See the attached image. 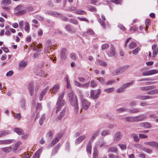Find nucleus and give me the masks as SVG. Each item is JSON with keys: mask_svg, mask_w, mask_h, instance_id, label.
<instances>
[{"mask_svg": "<svg viewBox=\"0 0 158 158\" xmlns=\"http://www.w3.org/2000/svg\"><path fill=\"white\" fill-rule=\"evenodd\" d=\"M69 101L72 106L73 107L75 113L78 114L79 112V107L78 106L76 97L73 95V92L70 91L69 92Z\"/></svg>", "mask_w": 158, "mask_h": 158, "instance_id": "1", "label": "nucleus"}, {"mask_svg": "<svg viewBox=\"0 0 158 158\" xmlns=\"http://www.w3.org/2000/svg\"><path fill=\"white\" fill-rule=\"evenodd\" d=\"M64 95V92H62L59 94L57 102L56 103L57 107L56 110V113L58 112L60 110L61 106H64L65 103L64 100H63Z\"/></svg>", "mask_w": 158, "mask_h": 158, "instance_id": "2", "label": "nucleus"}, {"mask_svg": "<svg viewBox=\"0 0 158 158\" xmlns=\"http://www.w3.org/2000/svg\"><path fill=\"white\" fill-rule=\"evenodd\" d=\"M101 93V90L100 89H98L97 90H92L91 91L90 96L91 98L94 99H97L99 95Z\"/></svg>", "mask_w": 158, "mask_h": 158, "instance_id": "3", "label": "nucleus"}, {"mask_svg": "<svg viewBox=\"0 0 158 158\" xmlns=\"http://www.w3.org/2000/svg\"><path fill=\"white\" fill-rule=\"evenodd\" d=\"M81 102L82 108L85 110L88 109L91 103L85 99H82Z\"/></svg>", "mask_w": 158, "mask_h": 158, "instance_id": "4", "label": "nucleus"}, {"mask_svg": "<svg viewBox=\"0 0 158 158\" xmlns=\"http://www.w3.org/2000/svg\"><path fill=\"white\" fill-rule=\"evenodd\" d=\"M158 73V69H152L148 71H146L143 73L142 74L143 76H149Z\"/></svg>", "mask_w": 158, "mask_h": 158, "instance_id": "5", "label": "nucleus"}, {"mask_svg": "<svg viewBox=\"0 0 158 158\" xmlns=\"http://www.w3.org/2000/svg\"><path fill=\"white\" fill-rule=\"evenodd\" d=\"M144 144L158 149V143L154 141L146 142H144Z\"/></svg>", "mask_w": 158, "mask_h": 158, "instance_id": "6", "label": "nucleus"}, {"mask_svg": "<svg viewBox=\"0 0 158 158\" xmlns=\"http://www.w3.org/2000/svg\"><path fill=\"white\" fill-rule=\"evenodd\" d=\"M146 118L143 114H141L134 117V122H138L143 121Z\"/></svg>", "mask_w": 158, "mask_h": 158, "instance_id": "7", "label": "nucleus"}, {"mask_svg": "<svg viewBox=\"0 0 158 158\" xmlns=\"http://www.w3.org/2000/svg\"><path fill=\"white\" fill-rule=\"evenodd\" d=\"M86 137V135H82L78 137L75 140V145H77L80 143L85 139Z\"/></svg>", "mask_w": 158, "mask_h": 158, "instance_id": "8", "label": "nucleus"}, {"mask_svg": "<svg viewBox=\"0 0 158 158\" xmlns=\"http://www.w3.org/2000/svg\"><path fill=\"white\" fill-rule=\"evenodd\" d=\"M122 135L120 132H118L114 135V142L117 143L121 138Z\"/></svg>", "mask_w": 158, "mask_h": 158, "instance_id": "9", "label": "nucleus"}, {"mask_svg": "<svg viewBox=\"0 0 158 158\" xmlns=\"http://www.w3.org/2000/svg\"><path fill=\"white\" fill-rule=\"evenodd\" d=\"M156 88L155 85L148 86L140 87L139 89L141 91H146L152 89Z\"/></svg>", "mask_w": 158, "mask_h": 158, "instance_id": "10", "label": "nucleus"}, {"mask_svg": "<svg viewBox=\"0 0 158 158\" xmlns=\"http://www.w3.org/2000/svg\"><path fill=\"white\" fill-rule=\"evenodd\" d=\"M68 52L67 50L65 49H63L61 51V57L64 60H65L67 58V56Z\"/></svg>", "mask_w": 158, "mask_h": 158, "instance_id": "11", "label": "nucleus"}, {"mask_svg": "<svg viewBox=\"0 0 158 158\" xmlns=\"http://www.w3.org/2000/svg\"><path fill=\"white\" fill-rule=\"evenodd\" d=\"M46 14L53 16H61L62 15L61 14L55 11H48L46 12Z\"/></svg>", "mask_w": 158, "mask_h": 158, "instance_id": "12", "label": "nucleus"}, {"mask_svg": "<svg viewBox=\"0 0 158 158\" xmlns=\"http://www.w3.org/2000/svg\"><path fill=\"white\" fill-rule=\"evenodd\" d=\"M151 97L149 96H145L143 95H137L135 98L141 100H145L150 98Z\"/></svg>", "mask_w": 158, "mask_h": 158, "instance_id": "13", "label": "nucleus"}, {"mask_svg": "<svg viewBox=\"0 0 158 158\" xmlns=\"http://www.w3.org/2000/svg\"><path fill=\"white\" fill-rule=\"evenodd\" d=\"M60 147V144L58 143L54 148H53L52 152V156L55 155L57 152Z\"/></svg>", "mask_w": 158, "mask_h": 158, "instance_id": "14", "label": "nucleus"}, {"mask_svg": "<svg viewBox=\"0 0 158 158\" xmlns=\"http://www.w3.org/2000/svg\"><path fill=\"white\" fill-rule=\"evenodd\" d=\"M28 90L31 95V96H32L33 95L34 91V84L32 82L29 85Z\"/></svg>", "mask_w": 158, "mask_h": 158, "instance_id": "15", "label": "nucleus"}, {"mask_svg": "<svg viewBox=\"0 0 158 158\" xmlns=\"http://www.w3.org/2000/svg\"><path fill=\"white\" fill-rule=\"evenodd\" d=\"M156 44H154L152 46V49L153 50L152 54L154 55H156L158 53V46Z\"/></svg>", "mask_w": 158, "mask_h": 158, "instance_id": "16", "label": "nucleus"}, {"mask_svg": "<svg viewBox=\"0 0 158 158\" xmlns=\"http://www.w3.org/2000/svg\"><path fill=\"white\" fill-rule=\"evenodd\" d=\"M60 88V85L57 84L55 85L51 89V92L53 93L56 94L57 93Z\"/></svg>", "mask_w": 158, "mask_h": 158, "instance_id": "17", "label": "nucleus"}, {"mask_svg": "<svg viewBox=\"0 0 158 158\" xmlns=\"http://www.w3.org/2000/svg\"><path fill=\"white\" fill-rule=\"evenodd\" d=\"M42 109V106L41 104L38 103L36 107V112L34 114V116H35L36 118H37L39 115V112Z\"/></svg>", "mask_w": 158, "mask_h": 158, "instance_id": "18", "label": "nucleus"}, {"mask_svg": "<svg viewBox=\"0 0 158 158\" xmlns=\"http://www.w3.org/2000/svg\"><path fill=\"white\" fill-rule=\"evenodd\" d=\"M11 131L9 130L2 131L0 132V137L5 136L11 134Z\"/></svg>", "mask_w": 158, "mask_h": 158, "instance_id": "19", "label": "nucleus"}, {"mask_svg": "<svg viewBox=\"0 0 158 158\" xmlns=\"http://www.w3.org/2000/svg\"><path fill=\"white\" fill-rule=\"evenodd\" d=\"M102 18L103 21H102L100 18H98V21L100 23L101 25L104 28H105L106 27V25L104 23V21L105 20V17L103 15H102Z\"/></svg>", "mask_w": 158, "mask_h": 158, "instance_id": "20", "label": "nucleus"}, {"mask_svg": "<svg viewBox=\"0 0 158 158\" xmlns=\"http://www.w3.org/2000/svg\"><path fill=\"white\" fill-rule=\"evenodd\" d=\"M59 138L58 137H56L52 141L51 143L48 146V148H50L59 141Z\"/></svg>", "mask_w": 158, "mask_h": 158, "instance_id": "21", "label": "nucleus"}, {"mask_svg": "<svg viewBox=\"0 0 158 158\" xmlns=\"http://www.w3.org/2000/svg\"><path fill=\"white\" fill-rule=\"evenodd\" d=\"M122 73L120 67L113 71L111 73L112 76H115Z\"/></svg>", "mask_w": 158, "mask_h": 158, "instance_id": "22", "label": "nucleus"}, {"mask_svg": "<svg viewBox=\"0 0 158 158\" xmlns=\"http://www.w3.org/2000/svg\"><path fill=\"white\" fill-rule=\"evenodd\" d=\"M100 131V129H98L94 133L93 136L90 139V141H92L94 140L95 138L98 135Z\"/></svg>", "mask_w": 158, "mask_h": 158, "instance_id": "23", "label": "nucleus"}, {"mask_svg": "<svg viewBox=\"0 0 158 158\" xmlns=\"http://www.w3.org/2000/svg\"><path fill=\"white\" fill-rule=\"evenodd\" d=\"M65 113V110L64 109L62 110V111L60 112L59 115L58 117L56 118V120H60L64 116Z\"/></svg>", "mask_w": 158, "mask_h": 158, "instance_id": "24", "label": "nucleus"}, {"mask_svg": "<svg viewBox=\"0 0 158 158\" xmlns=\"http://www.w3.org/2000/svg\"><path fill=\"white\" fill-rule=\"evenodd\" d=\"M135 81H132L130 82L127 83L125 84H124L122 85L124 89H125L126 88L130 86L133 84L134 83Z\"/></svg>", "mask_w": 158, "mask_h": 158, "instance_id": "25", "label": "nucleus"}, {"mask_svg": "<svg viewBox=\"0 0 158 158\" xmlns=\"http://www.w3.org/2000/svg\"><path fill=\"white\" fill-rule=\"evenodd\" d=\"M115 52L114 49L112 48L108 52L107 54L109 56L112 57L114 56L115 55Z\"/></svg>", "mask_w": 158, "mask_h": 158, "instance_id": "26", "label": "nucleus"}, {"mask_svg": "<svg viewBox=\"0 0 158 158\" xmlns=\"http://www.w3.org/2000/svg\"><path fill=\"white\" fill-rule=\"evenodd\" d=\"M14 131L15 132L19 135L23 134V131L22 129L19 128H16L14 129Z\"/></svg>", "mask_w": 158, "mask_h": 158, "instance_id": "27", "label": "nucleus"}, {"mask_svg": "<svg viewBox=\"0 0 158 158\" xmlns=\"http://www.w3.org/2000/svg\"><path fill=\"white\" fill-rule=\"evenodd\" d=\"M139 109L135 108H133L130 109L128 112L131 114L136 113L139 112Z\"/></svg>", "mask_w": 158, "mask_h": 158, "instance_id": "28", "label": "nucleus"}, {"mask_svg": "<svg viewBox=\"0 0 158 158\" xmlns=\"http://www.w3.org/2000/svg\"><path fill=\"white\" fill-rule=\"evenodd\" d=\"M42 150L41 149H39L33 156L32 158H39L40 155L42 152Z\"/></svg>", "mask_w": 158, "mask_h": 158, "instance_id": "29", "label": "nucleus"}, {"mask_svg": "<svg viewBox=\"0 0 158 158\" xmlns=\"http://www.w3.org/2000/svg\"><path fill=\"white\" fill-rule=\"evenodd\" d=\"M64 81L67 83L66 87L68 89H70L71 88V85L70 82V80L68 77H66L64 78Z\"/></svg>", "mask_w": 158, "mask_h": 158, "instance_id": "30", "label": "nucleus"}, {"mask_svg": "<svg viewBox=\"0 0 158 158\" xmlns=\"http://www.w3.org/2000/svg\"><path fill=\"white\" fill-rule=\"evenodd\" d=\"M126 121L130 122H134V117H127L124 118Z\"/></svg>", "mask_w": 158, "mask_h": 158, "instance_id": "31", "label": "nucleus"}, {"mask_svg": "<svg viewBox=\"0 0 158 158\" xmlns=\"http://www.w3.org/2000/svg\"><path fill=\"white\" fill-rule=\"evenodd\" d=\"M1 149L4 152L8 153L10 152L11 151L12 148L9 147H7L3 148H2Z\"/></svg>", "mask_w": 158, "mask_h": 158, "instance_id": "32", "label": "nucleus"}, {"mask_svg": "<svg viewBox=\"0 0 158 158\" xmlns=\"http://www.w3.org/2000/svg\"><path fill=\"white\" fill-rule=\"evenodd\" d=\"M131 138L134 139V141L135 142H137L139 141V138L138 136L135 133H132L131 135Z\"/></svg>", "mask_w": 158, "mask_h": 158, "instance_id": "33", "label": "nucleus"}, {"mask_svg": "<svg viewBox=\"0 0 158 158\" xmlns=\"http://www.w3.org/2000/svg\"><path fill=\"white\" fill-rule=\"evenodd\" d=\"M116 111L118 113H122L126 111H127V110L124 107H122L117 109Z\"/></svg>", "mask_w": 158, "mask_h": 158, "instance_id": "34", "label": "nucleus"}, {"mask_svg": "<svg viewBox=\"0 0 158 158\" xmlns=\"http://www.w3.org/2000/svg\"><path fill=\"white\" fill-rule=\"evenodd\" d=\"M45 119V115L44 114H43L42 115L40 118L39 121V124L40 125H42Z\"/></svg>", "mask_w": 158, "mask_h": 158, "instance_id": "35", "label": "nucleus"}, {"mask_svg": "<svg viewBox=\"0 0 158 158\" xmlns=\"http://www.w3.org/2000/svg\"><path fill=\"white\" fill-rule=\"evenodd\" d=\"M129 67L128 65L123 66L120 67L122 73L127 70Z\"/></svg>", "mask_w": 158, "mask_h": 158, "instance_id": "36", "label": "nucleus"}, {"mask_svg": "<svg viewBox=\"0 0 158 158\" xmlns=\"http://www.w3.org/2000/svg\"><path fill=\"white\" fill-rule=\"evenodd\" d=\"M118 150L117 148L115 147L110 148L108 150V152H117Z\"/></svg>", "mask_w": 158, "mask_h": 158, "instance_id": "37", "label": "nucleus"}, {"mask_svg": "<svg viewBox=\"0 0 158 158\" xmlns=\"http://www.w3.org/2000/svg\"><path fill=\"white\" fill-rule=\"evenodd\" d=\"M27 62L24 60L20 62L19 64V66L20 67H24L26 66Z\"/></svg>", "mask_w": 158, "mask_h": 158, "instance_id": "38", "label": "nucleus"}, {"mask_svg": "<svg viewBox=\"0 0 158 158\" xmlns=\"http://www.w3.org/2000/svg\"><path fill=\"white\" fill-rule=\"evenodd\" d=\"M30 30V28L29 23L28 22H25L24 30L27 32H29Z\"/></svg>", "mask_w": 158, "mask_h": 158, "instance_id": "39", "label": "nucleus"}, {"mask_svg": "<svg viewBox=\"0 0 158 158\" xmlns=\"http://www.w3.org/2000/svg\"><path fill=\"white\" fill-rule=\"evenodd\" d=\"M106 143L103 140H102L101 141V143L98 144L99 147L100 148H102L103 147H106L107 146L106 145Z\"/></svg>", "mask_w": 158, "mask_h": 158, "instance_id": "40", "label": "nucleus"}, {"mask_svg": "<svg viewBox=\"0 0 158 158\" xmlns=\"http://www.w3.org/2000/svg\"><path fill=\"white\" fill-rule=\"evenodd\" d=\"M91 143H88V144L87 145L86 148V150L87 152L90 154L91 153Z\"/></svg>", "mask_w": 158, "mask_h": 158, "instance_id": "41", "label": "nucleus"}, {"mask_svg": "<svg viewBox=\"0 0 158 158\" xmlns=\"http://www.w3.org/2000/svg\"><path fill=\"white\" fill-rule=\"evenodd\" d=\"M114 89V88H111L108 89H105L104 91L107 93H110L113 92Z\"/></svg>", "mask_w": 158, "mask_h": 158, "instance_id": "42", "label": "nucleus"}, {"mask_svg": "<svg viewBox=\"0 0 158 158\" xmlns=\"http://www.w3.org/2000/svg\"><path fill=\"white\" fill-rule=\"evenodd\" d=\"M98 63L100 65L103 66H106L107 65V64L106 62H103V61L98 60H97Z\"/></svg>", "mask_w": 158, "mask_h": 158, "instance_id": "43", "label": "nucleus"}, {"mask_svg": "<svg viewBox=\"0 0 158 158\" xmlns=\"http://www.w3.org/2000/svg\"><path fill=\"white\" fill-rule=\"evenodd\" d=\"M11 3L10 0H3L2 2V4L4 5L10 4Z\"/></svg>", "mask_w": 158, "mask_h": 158, "instance_id": "44", "label": "nucleus"}, {"mask_svg": "<svg viewBox=\"0 0 158 158\" xmlns=\"http://www.w3.org/2000/svg\"><path fill=\"white\" fill-rule=\"evenodd\" d=\"M20 143H21L20 142H18L16 143L13 149V150L14 152H15L18 148Z\"/></svg>", "mask_w": 158, "mask_h": 158, "instance_id": "45", "label": "nucleus"}, {"mask_svg": "<svg viewBox=\"0 0 158 158\" xmlns=\"http://www.w3.org/2000/svg\"><path fill=\"white\" fill-rule=\"evenodd\" d=\"M88 9L89 10L92 12H94L96 11V9L91 6H89L88 7Z\"/></svg>", "mask_w": 158, "mask_h": 158, "instance_id": "46", "label": "nucleus"}, {"mask_svg": "<svg viewBox=\"0 0 158 158\" xmlns=\"http://www.w3.org/2000/svg\"><path fill=\"white\" fill-rule=\"evenodd\" d=\"M136 44L134 42L131 43L129 45V48L130 49H133L136 46Z\"/></svg>", "mask_w": 158, "mask_h": 158, "instance_id": "47", "label": "nucleus"}, {"mask_svg": "<svg viewBox=\"0 0 158 158\" xmlns=\"http://www.w3.org/2000/svg\"><path fill=\"white\" fill-rule=\"evenodd\" d=\"M115 82V81L114 80H111L108 81L106 82L105 83L106 85H111L113 84Z\"/></svg>", "mask_w": 158, "mask_h": 158, "instance_id": "48", "label": "nucleus"}, {"mask_svg": "<svg viewBox=\"0 0 158 158\" xmlns=\"http://www.w3.org/2000/svg\"><path fill=\"white\" fill-rule=\"evenodd\" d=\"M98 150L96 148L94 152L93 155V158H98Z\"/></svg>", "mask_w": 158, "mask_h": 158, "instance_id": "49", "label": "nucleus"}, {"mask_svg": "<svg viewBox=\"0 0 158 158\" xmlns=\"http://www.w3.org/2000/svg\"><path fill=\"white\" fill-rule=\"evenodd\" d=\"M15 140L14 139L4 140V144H9L13 142Z\"/></svg>", "mask_w": 158, "mask_h": 158, "instance_id": "50", "label": "nucleus"}, {"mask_svg": "<svg viewBox=\"0 0 158 158\" xmlns=\"http://www.w3.org/2000/svg\"><path fill=\"white\" fill-rule=\"evenodd\" d=\"M124 90V89L123 88V87L121 86V87L116 89V92L117 93H122L123 92Z\"/></svg>", "mask_w": 158, "mask_h": 158, "instance_id": "51", "label": "nucleus"}, {"mask_svg": "<svg viewBox=\"0 0 158 158\" xmlns=\"http://www.w3.org/2000/svg\"><path fill=\"white\" fill-rule=\"evenodd\" d=\"M69 22L73 24L77 25L78 24V21L75 19H71L69 20Z\"/></svg>", "mask_w": 158, "mask_h": 158, "instance_id": "52", "label": "nucleus"}, {"mask_svg": "<svg viewBox=\"0 0 158 158\" xmlns=\"http://www.w3.org/2000/svg\"><path fill=\"white\" fill-rule=\"evenodd\" d=\"M110 134L109 131L108 130H105L103 131L101 133V135L102 136H105L109 135Z\"/></svg>", "mask_w": 158, "mask_h": 158, "instance_id": "53", "label": "nucleus"}, {"mask_svg": "<svg viewBox=\"0 0 158 158\" xmlns=\"http://www.w3.org/2000/svg\"><path fill=\"white\" fill-rule=\"evenodd\" d=\"M53 135L51 131H49L47 134L46 136L49 139H51L53 136Z\"/></svg>", "mask_w": 158, "mask_h": 158, "instance_id": "54", "label": "nucleus"}, {"mask_svg": "<svg viewBox=\"0 0 158 158\" xmlns=\"http://www.w3.org/2000/svg\"><path fill=\"white\" fill-rule=\"evenodd\" d=\"M139 50L140 48L139 47H137L132 51V53L133 54L136 55L138 54Z\"/></svg>", "mask_w": 158, "mask_h": 158, "instance_id": "55", "label": "nucleus"}, {"mask_svg": "<svg viewBox=\"0 0 158 158\" xmlns=\"http://www.w3.org/2000/svg\"><path fill=\"white\" fill-rule=\"evenodd\" d=\"M65 28L68 31L70 32L71 33L73 32V31L72 30V29H71V27L70 25H66L65 27Z\"/></svg>", "mask_w": 158, "mask_h": 158, "instance_id": "56", "label": "nucleus"}, {"mask_svg": "<svg viewBox=\"0 0 158 158\" xmlns=\"http://www.w3.org/2000/svg\"><path fill=\"white\" fill-rule=\"evenodd\" d=\"M109 47V45L108 44H103L102 47V50H105L107 49Z\"/></svg>", "mask_w": 158, "mask_h": 158, "instance_id": "57", "label": "nucleus"}, {"mask_svg": "<svg viewBox=\"0 0 158 158\" xmlns=\"http://www.w3.org/2000/svg\"><path fill=\"white\" fill-rule=\"evenodd\" d=\"M14 117L15 118L19 119L21 118V116L20 114L16 113L14 114Z\"/></svg>", "mask_w": 158, "mask_h": 158, "instance_id": "58", "label": "nucleus"}, {"mask_svg": "<svg viewBox=\"0 0 158 158\" xmlns=\"http://www.w3.org/2000/svg\"><path fill=\"white\" fill-rule=\"evenodd\" d=\"M70 56L71 59L73 60H76V58L74 53H72L70 54Z\"/></svg>", "mask_w": 158, "mask_h": 158, "instance_id": "59", "label": "nucleus"}, {"mask_svg": "<svg viewBox=\"0 0 158 158\" xmlns=\"http://www.w3.org/2000/svg\"><path fill=\"white\" fill-rule=\"evenodd\" d=\"M143 150L145 152L149 153H151L152 152V150L149 148H144Z\"/></svg>", "mask_w": 158, "mask_h": 158, "instance_id": "60", "label": "nucleus"}, {"mask_svg": "<svg viewBox=\"0 0 158 158\" xmlns=\"http://www.w3.org/2000/svg\"><path fill=\"white\" fill-rule=\"evenodd\" d=\"M41 46L42 45L41 44H38L36 47H35V48H34L35 50L38 52L40 51V48Z\"/></svg>", "mask_w": 158, "mask_h": 158, "instance_id": "61", "label": "nucleus"}, {"mask_svg": "<svg viewBox=\"0 0 158 158\" xmlns=\"http://www.w3.org/2000/svg\"><path fill=\"white\" fill-rule=\"evenodd\" d=\"M84 12L83 10H78L75 13L77 14L83 15Z\"/></svg>", "mask_w": 158, "mask_h": 158, "instance_id": "62", "label": "nucleus"}, {"mask_svg": "<svg viewBox=\"0 0 158 158\" xmlns=\"http://www.w3.org/2000/svg\"><path fill=\"white\" fill-rule=\"evenodd\" d=\"M151 124L148 122H145V127L146 128H150L151 127Z\"/></svg>", "mask_w": 158, "mask_h": 158, "instance_id": "63", "label": "nucleus"}, {"mask_svg": "<svg viewBox=\"0 0 158 158\" xmlns=\"http://www.w3.org/2000/svg\"><path fill=\"white\" fill-rule=\"evenodd\" d=\"M130 105L131 106H135L137 105V103L136 101H132L130 103Z\"/></svg>", "mask_w": 158, "mask_h": 158, "instance_id": "64", "label": "nucleus"}]
</instances>
